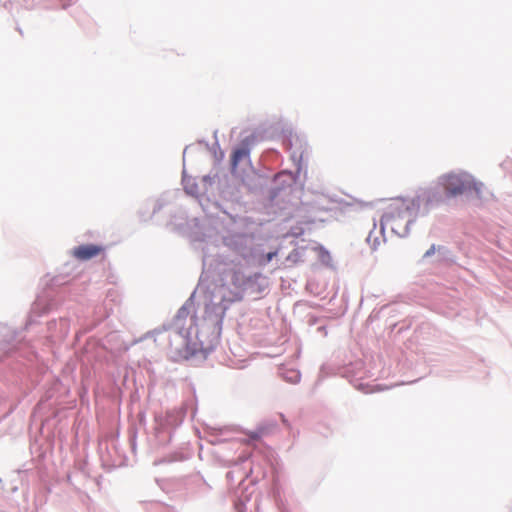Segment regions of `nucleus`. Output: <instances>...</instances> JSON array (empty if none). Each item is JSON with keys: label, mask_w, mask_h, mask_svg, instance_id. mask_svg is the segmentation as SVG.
<instances>
[{"label": "nucleus", "mask_w": 512, "mask_h": 512, "mask_svg": "<svg viewBox=\"0 0 512 512\" xmlns=\"http://www.w3.org/2000/svg\"><path fill=\"white\" fill-rule=\"evenodd\" d=\"M439 186L449 197L474 192L480 195L483 184L467 173H450L439 178Z\"/></svg>", "instance_id": "1"}, {"label": "nucleus", "mask_w": 512, "mask_h": 512, "mask_svg": "<svg viewBox=\"0 0 512 512\" xmlns=\"http://www.w3.org/2000/svg\"><path fill=\"white\" fill-rule=\"evenodd\" d=\"M412 201L397 198L392 200L385 208L381 218L380 224L382 227L389 226L394 229V225L398 221L405 220L410 222L412 217Z\"/></svg>", "instance_id": "2"}, {"label": "nucleus", "mask_w": 512, "mask_h": 512, "mask_svg": "<svg viewBox=\"0 0 512 512\" xmlns=\"http://www.w3.org/2000/svg\"><path fill=\"white\" fill-rule=\"evenodd\" d=\"M104 247L96 244H86L75 247L72 256L80 261H87L104 253Z\"/></svg>", "instance_id": "3"}, {"label": "nucleus", "mask_w": 512, "mask_h": 512, "mask_svg": "<svg viewBox=\"0 0 512 512\" xmlns=\"http://www.w3.org/2000/svg\"><path fill=\"white\" fill-rule=\"evenodd\" d=\"M250 149L247 143L243 142L240 147L236 148L231 156V168L235 172L242 160H248Z\"/></svg>", "instance_id": "4"}, {"label": "nucleus", "mask_w": 512, "mask_h": 512, "mask_svg": "<svg viewBox=\"0 0 512 512\" xmlns=\"http://www.w3.org/2000/svg\"><path fill=\"white\" fill-rule=\"evenodd\" d=\"M291 375H289V377H287V379L292 382V383H296L300 380V374L297 372V371H290L289 372Z\"/></svg>", "instance_id": "5"}, {"label": "nucleus", "mask_w": 512, "mask_h": 512, "mask_svg": "<svg viewBox=\"0 0 512 512\" xmlns=\"http://www.w3.org/2000/svg\"><path fill=\"white\" fill-rule=\"evenodd\" d=\"M277 255V252H269L267 255H266V260L269 262L271 261L275 256Z\"/></svg>", "instance_id": "6"}, {"label": "nucleus", "mask_w": 512, "mask_h": 512, "mask_svg": "<svg viewBox=\"0 0 512 512\" xmlns=\"http://www.w3.org/2000/svg\"><path fill=\"white\" fill-rule=\"evenodd\" d=\"M434 253V246H432L426 253L425 256L432 255Z\"/></svg>", "instance_id": "7"}]
</instances>
